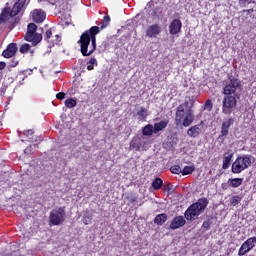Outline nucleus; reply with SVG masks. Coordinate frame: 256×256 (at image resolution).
I'll use <instances>...</instances> for the list:
<instances>
[{"mask_svg":"<svg viewBox=\"0 0 256 256\" xmlns=\"http://www.w3.org/2000/svg\"><path fill=\"white\" fill-rule=\"evenodd\" d=\"M101 33V28L98 26H92L86 30L80 36V51L83 57H89L97 51V35Z\"/></svg>","mask_w":256,"mask_h":256,"instance_id":"obj_1","label":"nucleus"},{"mask_svg":"<svg viewBox=\"0 0 256 256\" xmlns=\"http://www.w3.org/2000/svg\"><path fill=\"white\" fill-rule=\"evenodd\" d=\"M195 121V112L193 111V105L190 108L183 109V106H178L175 112V125L179 127H191Z\"/></svg>","mask_w":256,"mask_h":256,"instance_id":"obj_2","label":"nucleus"},{"mask_svg":"<svg viewBox=\"0 0 256 256\" xmlns=\"http://www.w3.org/2000/svg\"><path fill=\"white\" fill-rule=\"evenodd\" d=\"M209 205V200L206 197L199 198L196 203L191 204L184 213V217L187 221H195V217H199L202 213H205Z\"/></svg>","mask_w":256,"mask_h":256,"instance_id":"obj_3","label":"nucleus"},{"mask_svg":"<svg viewBox=\"0 0 256 256\" xmlns=\"http://www.w3.org/2000/svg\"><path fill=\"white\" fill-rule=\"evenodd\" d=\"M223 85L224 95L239 97V92L241 91V80L231 74H228V79L223 82Z\"/></svg>","mask_w":256,"mask_h":256,"instance_id":"obj_4","label":"nucleus"},{"mask_svg":"<svg viewBox=\"0 0 256 256\" xmlns=\"http://www.w3.org/2000/svg\"><path fill=\"white\" fill-rule=\"evenodd\" d=\"M252 163L251 155L238 156L232 163L231 172L235 175H239V173H243L245 169H249Z\"/></svg>","mask_w":256,"mask_h":256,"instance_id":"obj_5","label":"nucleus"},{"mask_svg":"<svg viewBox=\"0 0 256 256\" xmlns=\"http://www.w3.org/2000/svg\"><path fill=\"white\" fill-rule=\"evenodd\" d=\"M66 219H67V212H65L64 206L53 209L49 215V225L50 226L63 225Z\"/></svg>","mask_w":256,"mask_h":256,"instance_id":"obj_6","label":"nucleus"},{"mask_svg":"<svg viewBox=\"0 0 256 256\" xmlns=\"http://www.w3.org/2000/svg\"><path fill=\"white\" fill-rule=\"evenodd\" d=\"M235 125V118H224L220 128V135L218 136L219 143H225V139L229 135V131H231V127Z\"/></svg>","mask_w":256,"mask_h":256,"instance_id":"obj_7","label":"nucleus"},{"mask_svg":"<svg viewBox=\"0 0 256 256\" xmlns=\"http://www.w3.org/2000/svg\"><path fill=\"white\" fill-rule=\"evenodd\" d=\"M235 107H237V96L225 95L222 101V113L224 115H231Z\"/></svg>","mask_w":256,"mask_h":256,"instance_id":"obj_8","label":"nucleus"},{"mask_svg":"<svg viewBox=\"0 0 256 256\" xmlns=\"http://www.w3.org/2000/svg\"><path fill=\"white\" fill-rule=\"evenodd\" d=\"M256 245V236L248 238L244 243H242L241 247L239 248L238 255L243 256L247 255L249 251L254 249Z\"/></svg>","mask_w":256,"mask_h":256,"instance_id":"obj_9","label":"nucleus"},{"mask_svg":"<svg viewBox=\"0 0 256 256\" xmlns=\"http://www.w3.org/2000/svg\"><path fill=\"white\" fill-rule=\"evenodd\" d=\"M161 26L159 24H152L146 28V37L148 39H157L161 35Z\"/></svg>","mask_w":256,"mask_h":256,"instance_id":"obj_10","label":"nucleus"},{"mask_svg":"<svg viewBox=\"0 0 256 256\" xmlns=\"http://www.w3.org/2000/svg\"><path fill=\"white\" fill-rule=\"evenodd\" d=\"M24 39L33 45H39L43 41V35L38 32H26Z\"/></svg>","mask_w":256,"mask_h":256,"instance_id":"obj_11","label":"nucleus"},{"mask_svg":"<svg viewBox=\"0 0 256 256\" xmlns=\"http://www.w3.org/2000/svg\"><path fill=\"white\" fill-rule=\"evenodd\" d=\"M17 51V43H10L2 52V57H4L5 59H11V57H15V55H17Z\"/></svg>","mask_w":256,"mask_h":256,"instance_id":"obj_12","label":"nucleus"},{"mask_svg":"<svg viewBox=\"0 0 256 256\" xmlns=\"http://www.w3.org/2000/svg\"><path fill=\"white\" fill-rule=\"evenodd\" d=\"M181 29H183V22L180 19H174L169 25L170 35H178L181 33Z\"/></svg>","mask_w":256,"mask_h":256,"instance_id":"obj_13","label":"nucleus"},{"mask_svg":"<svg viewBox=\"0 0 256 256\" xmlns=\"http://www.w3.org/2000/svg\"><path fill=\"white\" fill-rule=\"evenodd\" d=\"M31 15L32 21H34V23H43L45 21V18L47 17L45 11L41 9H35L34 11H32Z\"/></svg>","mask_w":256,"mask_h":256,"instance_id":"obj_14","label":"nucleus"},{"mask_svg":"<svg viewBox=\"0 0 256 256\" xmlns=\"http://www.w3.org/2000/svg\"><path fill=\"white\" fill-rule=\"evenodd\" d=\"M201 133H203V129L201 128V124H196L194 126H191L187 130V135L191 139H197V137H199L201 135Z\"/></svg>","mask_w":256,"mask_h":256,"instance_id":"obj_15","label":"nucleus"},{"mask_svg":"<svg viewBox=\"0 0 256 256\" xmlns=\"http://www.w3.org/2000/svg\"><path fill=\"white\" fill-rule=\"evenodd\" d=\"M25 3H27V0H18L10 11V17H16V15H19L20 11L25 7Z\"/></svg>","mask_w":256,"mask_h":256,"instance_id":"obj_16","label":"nucleus"},{"mask_svg":"<svg viewBox=\"0 0 256 256\" xmlns=\"http://www.w3.org/2000/svg\"><path fill=\"white\" fill-rule=\"evenodd\" d=\"M185 223H187V221L185 220V218H183V216H176L170 223V229L175 231V229H180V227H184Z\"/></svg>","mask_w":256,"mask_h":256,"instance_id":"obj_17","label":"nucleus"},{"mask_svg":"<svg viewBox=\"0 0 256 256\" xmlns=\"http://www.w3.org/2000/svg\"><path fill=\"white\" fill-rule=\"evenodd\" d=\"M233 160V153L226 152L223 156L222 169H229L231 167V161Z\"/></svg>","mask_w":256,"mask_h":256,"instance_id":"obj_18","label":"nucleus"},{"mask_svg":"<svg viewBox=\"0 0 256 256\" xmlns=\"http://www.w3.org/2000/svg\"><path fill=\"white\" fill-rule=\"evenodd\" d=\"M167 125H169V120L164 119L161 120L158 123L154 124V133H159V131H163V129H166Z\"/></svg>","mask_w":256,"mask_h":256,"instance_id":"obj_19","label":"nucleus"},{"mask_svg":"<svg viewBox=\"0 0 256 256\" xmlns=\"http://www.w3.org/2000/svg\"><path fill=\"white\" fill-rule=\"evenodd\" d=\"M51 37H53V30L48 29L44 34V39L49 44V47H55V43H57V40H51Z\"/></svg>","mask_w":256,"mask_h":256,"instance_id":"obj_20","label":"nucleus"},{"mask_svg":"<svg viewBox=\"0 0 256 256\" xmlns=\"http://www.w3.org/2000/svg\"><path fill=\"white\" fill-rule=\"evenodd\" d=\"M228 183L229 187L237 189V187H241V185H243V178H229Z\"/></svg>","mask_w":256,"mask_h":256,"instance_id":"obj_21","label":"nucleus"},{"mask_svg":"<svg viewBox=\"0 0 256 256\" xmlns=\"http://www.w3.org/2000/svg\"><path fill=\"white\" fill-rule=\"evenodd\" d=\"M155 133V128L152 124H147L143 129H142V135L144 137H151Z\"/></svg>","mask_w":256,"mask_h":256,"instance_id":"obj_22","label":"nucleus"},{"mask_svg":"<svg viewBox=\"0 0 256 256\" xmlns=\"http://www.w3.org/2000/svg\"><path fill=\"white\" fill-rule=\"evenodd\" d=\"M166 221H167V214H165V213L158 214L154 218V224L158 225V226L163 225Z\"/></svg>","mask_w":256,"mask_h":256,"instance_id":"obj_23","label":"nucleus"},{"mask_svg":"<svg viewBox=\"0 0 256 256\" xmlns=\"http://www.w3.org/2000/svg\"><path fill=\"white\" fill-rule=\"evenodd\" d=\"M130 149L141 151V138H133L130 142Z\"/></svg>","mask_w":256,"mask_h":256,"instance_id":"obj_24","label":"nucleus"},{"mask_svg":"<svg viewBox=\"0 0 256 256\" xmlns=\"http://www.w3.org/2000/svg\"><path fill=\"white\" fill-rule=\"evenodd\" d=\"M152 187L155 191H159L163 187V179L157 177L152 181Z\"/></svg>","mask_w":256,"mask_h":256,"instance_id":"obj_25","label":"nucleus"},{"mask_svg":"<svg viewBox=\"0 0 256 256\" xmlns=\"http://www.w3.org/2000/svg\"><path fill=\"white\" fill-rule=\"evenodd\" d=\"M64 105L68 109H73V107H77V100L74 98H68L65 100Z\"/></svg>","mask_w":256,"mask_h":256,"instance_id":"obj_26","label":"nucleus"},{"mask_svg":"<svg viewBox=\"0 0 256 256\" xmlns=\"http://www.w3.org/2000/svg\"><path fill=\"white\" fill-rule=\"evenodd\" d=\"M138 115V119H140V121H143V119L147 118V109L145 107H140V109L137 112Z\"/></svg>","mask_w":256,"mask_h":256,"instance_id":"obj_27","label":"nucleus"},{"mask_svg":"<svg viewBox=\"0 0 256 256\" xmlns=\"http://www.w3.org/2000/svg\"><path fill=\"white\" fill-rule=\"evenodd\" d=\"M195 171V165L185 166L182 170V175H192Z\"/></svg>","mask_w":256,"mask_h":256,"instance_id":"obj_28","label":"nucleus"},{"mask_svg":"<svg viewBox=\"0 0 256 256\" xmlns=\"http://www.w3.org/2000/svg\"><path fill=\"white\" fill-rule=\"evenodd\" d=\"M20 53L22 55H25L26 53H29V51H31V45L25 43V44H22L20 46V49H19Z\"/></svg>","mask_w":256,"mask_h":256,"instance_id":"obj_29","label":"nucleus"},{"mask_svg":"<svg viewBox=\"0 0 256 256\" xmlns=\"http://www.w3.org/2000/svg\"><path fill=\"white\" fill-rule=\"evenodd\" d=\"M95 67H97V59L96 58H91L88 62L87 70L88 71H93V69H95Z\"/></svg>","mask_w":256,"mask_h":256,"instance_id":"obj_30","label":"nucleus"},{"mask_svg":"<svg viewBox=\"0 0 256 256\" xmlns=\"http://www.w3.org/2000/svg\"><path fill=\"white\" fill-rule=\"evenodd\" d=\"M104 22H102L100 29H105L109 27V23H111V17L109 15L104 16Z\"/></svg>","mask_w":256,"mask_h":256,"instance_id":"obj_31","label":"nucleus"},{"mask_svg":"<svg viewBox=\"0 0 256 256\" xmlns=\"http://www.w3.org/2000/svg\"><path fill=\"white\" fill-rule=\"evenodd\" d=\"M230 203L233 207H237L241 203V197L239 195L233 196L230 200Z\"/></svg>","mask_w":256,"mask_h":256,"instance_id":"obj_32","label":"nucleus"},{"mask_svg":"<svg viewBox=\"0 0 256 256\" xmlns=\"http://www.w3.org/2000/svg\"><path fill=\"white\" fill-rule=\"evenodd\" d=\"M205 111H213V101L211 99H207L204 104Z\"/></svg>","mask_w":256,"mask_h":256,"instance_id":"obj_33","label":"nucleus"},{"mask_svg":"<svg viewBox=\"0 0 256 256\" xmlns=\"http://www.w3.org/2000/svg\"><path fill=\"white\" fill-rule=\"evenodd\" d=\"M170 171L174 175H179L180 173H182L181 166H179V165H174V166L170 167Z\"/></svg>","mask_w":256,"mask_h":256,"instance_id":"obj_34","label":"nucleus"},{"mask_svg":"<svg viewBox=\"0 0 256 256\" xmlns=\"http://www.w3.org/2000/svg\"><path fill=\"white\" fill-rule=\"evenodd\" d=\"M27 32L35 33L37 32V26L35 23H29L27 26Z\"/></svg>","mask_w":256,"mask_h":256,"instance_id":"obj_35","label":"nucleus"},{"mask_svg":"<svg viewBox=\"0 0 256 256\" xmlns=\"http://www.w3.org/2000/svg\"><path fill=\"white\" fill-rule=\"evenodd\" d=\"M50 41H57L56 43H54L55 45H60L61 43V36H59V34L54 35L53 37L50 38Z\"/></svg>","mask_w":256,"mask_h":256,"instance_id":"obj_36","label":"nucleus"},{"mask_svg":"<svg viewBox=\"0 0 256 256\" xmlns=\"http://www.w3.org/2000/svg\"><path fill=\"white\" fill-rule=\"evenodd\" d=\"M91 219V216H83L82 222L84 223V225H91Z\"/></svg>","mask_w":256,"mask_h":256,"instance_id":"obj_37","label":"nucleus"},{"mask_svg":"<svg viewBox=\"0 0 256 256\" xmlns=\"http://www.w3.org/2000/svg\"><path fill=\"white\" fill-rule=\"evenodd\" d=\"M251 4V3H255V1H252V0H239V5L241 6V7H246L245 5L246 4Z\"/></svg>","mask_w":256,"mask_h":256,"instance_id":"obj_38","label":"nucleus"},{"mask_svg":"<svg viewBox=\"0 0 256 256\" xmlns=\"http://www.w3.org/2000/svg\"><path fill=\"white\" fill-rule=\"evenodd\" d=\"M56 99H59V101H63L65 99V92H59L56 94Z\"/></svg>","mask_w":256,"mask_h":256,"instance_id":"obj_39","label":"nucleus"},{"mask_svg":"<svg viewBox=\"0 0 256 256\" xmlns=\"http://www.w3.org/2000/svg\"><path fill=\"white\" fill-rule=\"evenodd\" d=\"M19 65V60L13 58L10 62V67H17Z\"/></svg>","mask_w":256,"mask_h":256,"instance_id":"obj_40","label":"nucleus"},{"mask_svg":"<svg viewBox=\"0 0 256 256\" xmlns=\"http://www.w3.org/2000/svg\"><path fill=\"white\" fill-rule=\"evenodd\" d=\"M7 21V14L1 13L0 14V23H5Z\"/></svg>","mask_w":256,"mask_h":256,"instance_id":"obj_41","label":"nucleus"},{"mask_svg":"<svg viewBox=\"0 0 256 256\" xmlns=\"http://www.w3.org/2000/svg\"><path fill=\"white\" fill-rule=\"evenodd\" d=\"M178 107H182V109H189V101L185 100L184 103L180 104Z\"/></svg>","mask_w":256,"mask_h":256,"instance_id":"obj_42","label":"nucleus"},{"mask_svg":"<svg viewBox=\"0 0 256 256\" xmlns=\"http://www.w3.org/2000/svg\"><path fill=\"white\" fill-rule=\"evenodd\" d=\"M164 189L169 193V191L173 189V185H171V183H167L166 185H164Z\"/></svg>","mask_w":256,"mask_h":256,"instance_id":"obj_43","label":"nucleus"},{"mask_svg":"<svg viewBox=\"0 0 256 256\" xmlns=\"http://www.w3.org/2000/svg\"><path fill=\"white\" fill-rule=\"evenodd\" d=\"M127 199L129 203H135L137 201V197L135 196H128Z\"/></svg>","mask_w":256,"mask_h":256,"instance_id":"obj_44","label":"nucleus"},{"mask_svg":"<svg viewBox=\"0 0 256 256\" xmlns=\"http://www.w3.org/2000/svg\"><path fill=\"white\" fill-rule=\"evenodd\" d=\"M210 225L211 224L208 221H204L202 224V227H203V229H209Z\"/></svg>","mask_w":256,"mask_h":256,"instance_id":"obj_45","label":"nucleus"},{"mask_svg":"<svg viewBox=\"0 0 256 256\" xmlns=\"http://www.w3.org/2000/svg\"><path fill=\"white\" fill-rule=\"evenodd\" d=\"M7 67V64L3 61H0V71H3Z\"/></svg>","mask_w":256,"mask_h":256,"instance_id":"obj_46","label":"nucleus"},{"mask_svg":"<svg viewBox=\"0 0 256 256\" xmlns=\"http://www.w3.org/2000/svg\"><path fill=\"white\" fill-rule=\"evenodd\" d=\"M221 188L223 189V191H227V189H229V184H227V183H222V184H221Z\"/></svg>","mask_w":256,"mask_h":256,"instance_id":"obj_47","label":"nucleus"},{"mask_svg":"<svg viewBox=\"0 0 256 256\" xmlns=\"http://www.w3.org/2000/svg\"><path fill=\"white\" fill-rule=\"evenodd\" d=\"M254 12H255V9H253V8L243 10V13H247V15H249V13H254Z\"/></svg>","mask_w":256,"mask_h":256,"instance_id":"obj_48","label":"nucleus"},{"mask_svg":"<svg viewBox=\"0 0 256 256\" xmlns=\"http://www.w3.org/2000/svg\"><path fill=\"white\" fill-rule=\"evenodd\" d=\"M25 135H26L27 137H29V135H33V130H27V131L25 132Z\"/></svg>","mask_w":256,"mask_h":256,"instance_id":"obj_49","label":"nucleus"},{"mask_svg":"<svg viewBox=\"0 0 256 256\" xmlns=\"http://www.w3.org/2000/svg\"><path fill=\"white\" fill-rule=\"evenodd\" d=\"M28 53H30L31 57H33L35 55V50L30 48V50H28Z\"/></svg>","mask_w":256,"mask_h":256,"instance_id":"obj_50","label":"nucleus"},{"mask_svg":"<svg viewBox=\"0 0 256 256\" xmlns=\"http://www.w3.org/2000/svg\"><path fill=\"white\" fill-rule=\"evenodd\" d=\"M160 75H165V71H161V72H160Z\"/></svg>","mask_w":256,"mask_h":256,"instance_id":"obj_51","label":"nucleus"},{"mask_svg":"<svg viewBox=\"0 0 256 256\" xmlns=\"http://www.w3.org/2000/svg\"><path fill=\"white\" fill-rule=\"evenodd\" d=\"M30 72H29V75H31V73H33V70H29Z\"/></svg>","mask_w":256,"mask_h":256,"instance_id":"obj_52","label":"nucleus"},{"mask_svg":"<svg viewBox=\"0 0 256 256\" xmlns=\"http://www.w3.org/2000/svg\"><path fill=\"white\" fill-rule=\"evenodd\" d=\"M38 141H42L41 137H38Z\"/></svg>","mask_w":256,"mask_h":256,"instance_id":"obj_53","label":"nucleus"},{"mask_svg":"<svg viewBox=\"0 0 256 256\" xmlns=\"http://www.w3.org/2000/svg\"><path fill=\"white\" fill-rule=\"evenodd\" d=\"M34 147H39L37 144H34Z\"/></svg>","mask_w":256,"mask_h":256,"instance_id":"obj_54","label":"nucleus"}]
</instances>
